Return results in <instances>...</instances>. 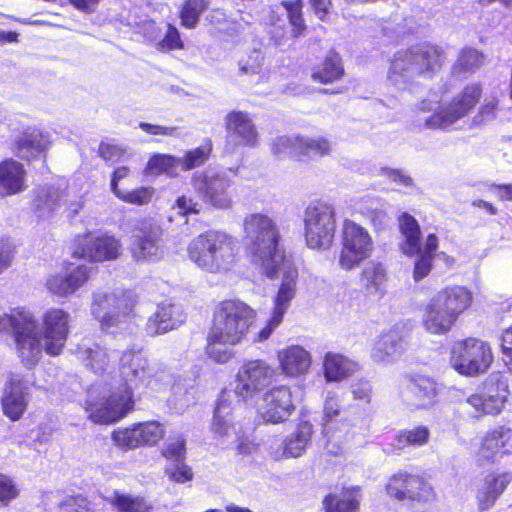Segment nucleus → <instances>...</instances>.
Returning a JSON list of instances; mask_svg holds the SVG:
<instances>
[{
  "label": "nucleus",
  "mask_w": 512,
  "mask_h": 512,
  "mask_svg": "<svg viewBox=\"0 0 512 512\" xmlns=\"http://www.w3.org/2000/svg\"><path fill=\"white\" fill-rule=\"evenodd\" d=\"M244 237L252 262L270 279L280 276L273 309L266 325L254 341H265L283 322L296 296L298 270L280 247V232L276 222L266 214L251 213L243 221Z\"/></svg>",
  "instance_id": "nucleus-1"
},
{
  "label": "nucleus",
  "mask_w": 512,
  "mask_h": 512,
  "mask_svg": "<svg viewBox=\"0 0 512 512\" xmlns=\"http://www.w3.org/2000/svg\"><path fill=\"white\" fill-rule=\"evenodd\" d=\"M71 314L62 308L45 310L40 319L26 308H15L0 315V334L11 335L21 363L32 369L42 359L43 351L59 356L70 334Z\"/></svg>",
  "instance_id": "nucleus-2"
},
{
  "label": "nucleus",
  "mask_w": 512,
  "mask_h": 512,
  "mask_svg": "<svg viewBox=\"0 0 512 512\" xmlns=\"http://www.w3.org/2000/svg\"><path fill=\"white\" fill-rule=\"evenodd\" d=\"M120 373L125 384L101 400L94 399L95 387L88 391L85 410L96 424H112L124 418L134 406L132 389L141 385L162 390L171 384V375L157 371L141 351H124L120 357Z\"/></svg>",
  "instance_id": "nucleus-3"
},
{
  "label": "nucleus",
  "mask_w": 512,
  "mask_h": 512,
  "mask_svg": "<svg viewBox=\"0 0 512 512\" xmlns=\"http://www.w3.org/2000/svg\"><path fill=\"white\" fill-rule=\"evenodd\" d=\"M136 300L131 292L115 290L93 294L91 312L101 328L119 341L131 342L138 332Z\"/></svg>",
  "instance_id": "nucleus-4"
},
{
  "label": "nucleus",
  "mask_w": 512,
  "mask_h": 512,
  "mask_svg": "<svg viewBox=\"0 0 512 512\" xmlns=\"http://www.w3.org/2000/svg\"><path fill=\"white\" fill-rule=\"evenodd\" d=\"M237 242L230 235L210 230L195 237L188 245L189 259L210 273H224L236 261Z\"/></svg>",
  "instance_id": "nucleus-5"
},
{
  "label": "nucleus",
  "mask_w": 512,
  "mask_h": 512,
  "mask_svg": "<svg viewBox=\"0 0 512 512\" xmlns=\"http://www.w3.org/2000/svg\"><path fill=\"white\" fill-rule=\"evenodd\" d=\"M442 51L432 45H418L397 51L390 63L387 79L405 89L420 76L429 77L441 65Z\"/></svg>",
  "instance_id": "nucleus-6"
},
{
  "label": "nucleus",
  "mask_w": 512,
  "mask_h": 512,
  "mask_svg": "<svg viewBox=\"0 0 512 512\" xmlns=\"http://www.w3.org/2000/svg\"><path fill=\"white\" fill-rule=\"evenodd\" d=\"M256 312L240 300H225L214 310L209 333L213 339L230 344L242 342L254 322Z\"/></svg>",
  "instance_id": "nucleus-7"
},
{
  "label": "nucleus",
  "mask_w": 512,
  "mask_h": 512,
  "mask_svg": "<svg viewBox=\"0 0 512 512\" xmlns=\"http://www.w3.org/2000/svg\"><path fill=\"white\" fill-rule=\"evenodd\" d=\"M481 95V88L477 84L469 85L454 97L450 102H441L436 107L423 101L418 109L421 112H432L431 115L421 117L423 127L430 130L450 131L462 118L466 117L475 107Z\"/></svg>",
  "instance_id": "nucleus-8"
},
{
  "label": "nucleus",
  "mask_w": 512,
  "mask_h": 512,
  "mask_svg": "<svg viewBox=\"0 0 512 512\" xmlns=\"http://www.w3.org/2000/svg\"><path fill=\"white\" fill-rule=\"evenodd\" d=\"M323 433L325 449L334 456L343 454L357 433L355 419L346 416L338 396L332 393L327 395L324 403Z\"/></svg>",
  "instance_id": "nucleus-9"
},
{
  "label": "nucleus",
  "mask_w": 512,
  "mask_h": 512,
  "mask_svg": "<svg viewBox=\"0 0 512 512\" xmlns=\"http://www.w3.org/2000/svg\"><path fill=\"white\" fill-rule=\"evenodd\" d=\"M493 359L490 345L476 338L457 341L451 348V367L463 376L475 377L486 373Z\"/></svg>",
  "instance_id": "nucleus-10"
},
{
  "label": "nucleus",
  "mask_w": 512,
  "mask_h": 512,
  "mask_svg": "<svg viewBox=\"0 0 512 512\" xmlns=\"http://www.w3.org/2000/svg\"><path fill=\"white\" fill-rule=\"evenodd\" d=\"M336 231L335 211L322 202L311 203L304 212V236L310 249L328 250Z\"/></svg>",
  "instance_id": "nucleus-11"
},
{
  "label": "nucleus",
  "mask_w": 512,
  "mask_h": 512,
  "mask_svg": "<svg viewBox=\"0 0 512 512\" xmlns=\"http://www.w3.org/2000/svg\"><path fill=\"white\" fill-rule=\"evenodd\" d=\"M191 185L203 203L221 210L230 209L233 205L229 192L231 179L226 172L208 167L193 173Z\"/></svg>",
  "instance_id": "nucleus-12"
},
{
  "label": "nucleus",
  "mask_w": 512,
  "mask_h": 512,
  "mask_svg": "<svg viewBox=\"0 0 512 512\" xmlns=\"http://www.w3.org/2000/svg\"><path fill=\"white\" fill-rule=\"evenodd\" d=\"M341 245L338 264L346 271L358 267L374 250V242L368 230L350 219L342 223Z\"/></svg>",
  "instance_id": "nucleus-13"
},
{
  "label": "nucleus",
  "mask_w": 512,
  "mask_h": 512,
  "mask_svg": "<svg viewBox=\"0 0 512 512\" xmlns=\"http://www.w3.org/2000/svg\"><path fill=\"white\" fill-rule=\"evenodd\" d=\"M230 393L223 392L216 404L212 432L218 444L224 448L235 445L240 454L251 452L252 443L244 435L241 427L233 422Z\"/></svg>",
  "instance_id": "nucleus-14"
},
{
  "label": "nucleus",
  "mask_w": 512,
  "mask_h": 512,
  "mask_svg": "<svg viewBox=\"0 0 512 512\" xmlns=\"http://www.w3.org/2000/svg\"><path fill=\"white\" fill-rule=\"evenodd\" d=\"M387 494L398 501L426 504L435 498L433 487L417 474L398 471L386 483Z\"/></svg>",
  "instance_id": "nucleus-15"
},
{
  "label": "nucleus",
  "mask_w": 512,
  "mask_h": 512,
  "mask_svg": "<svg viewBox=\"0 0 512 512\" xmlns=\"http://www.w3.org/2000/svg\"><path fill=\"white\" fill-rule=\"evenodd\" d=\"M275 369L264 360L244 363L238 370L234 392L243 401L253 400L275 377Z\"/></svg>",
  "instance_id": "nucleus-16"
},
{
  "label": "nucleus",
  "mask_w": 512,
  "mask_h": 512,
  "mask_svg": "<svg viewBox=\"0 0 512 512\" xmlns=\"http://www.w3.org/2000/svg\"><path fill=\"white\" fill-rule=\"evenodd\" d=\"M161 226L151 218L138 220L133 228L131 253L136 261H146L160 256Z\"/></svg>",
  "instance_id": "nucleus-17"
},
{
  "label": "nucleus",
  "mask_w": 512,
  "mask_h": 512,
  "mask_svg": "<svg viewBox=\"0 0 512 512\" xmlns=\"http://www.w3.org/2000/svg\"><path fill=\"white\" fill-rule=\"evenodd\" d=\"M507 394L504 383L488 379L484 382L482 388L467 397L463 404L472 409L470 414L473 417L479 418L486 414L495 415L503 409Z\"/></svg>",
  "instance_id": "nucleus-18"
},
{
  "label": "nucleus",
  "mask_w": 512,
  "mask_h": 512,
  "mask_svg": "<svg viewBox=\"0 0 512 512\" xmlns=\"http://www.w3.org/2000/svg\"><path fill=\"white\" fill-rule=\"evenodd\" d=\"M294 410L292 392L287 385H279L267 390L262 395L258 406V412L262 419L273 424L286 421Z\"/></svg>",
  "instance_id": "nucleus-19"
},
{
  "label": "nucleus",
  "mask_w": 512,
  "mask_h": 512,
  "mask_svg": "<svg viewBox=\"0 0 512 512\" xmlns=\"http://www.w3.org/2000/svg\"><path fill=\"white\" fill-rule=\"evenodd\" d=\"M34 385V375L31 372L12 373L5 389L1 403L4 414L12 421L19 420L24 414L28 400L27 394Z\"/></svg>",
  "instance_id": "nucleus-20"
},
{
  "label": "nucleus",
  "mask_w": 512,
  "mask_h": 512,
  "mask_svg": "<svg viewBox=\"0 0 512 512\" xmlns=\"http://www.w3.org/2000/svg\"><path fill=\"white\" fill-rule=\"evenodd\" d=\"M121 242L115 236L89 234L83 238L74 254L94 262L111 261L121 254Z\"/></svg>",
  "instance_id": "nucleus-21"
},
{
  "label": "nucleus",
  "mask_w": 512,
  "mask_h": 512,
  "mask_svg": "<svg viewBox=\"0 0 512 512\" xmlns=\"http://www.w3.org/2000/svg\"><path fill=\"white\" fill-rule=\"evenodd\" d=\"M227 145L253 148L258 143V132L248 113L232 111L225 117Z\"/></svg>",
  "instance_id": "nucleus-22"
},
{
  "label": "nucleus",
  "mask_w": 512,
  "mask_h": 512,
  "mask_svg": "<svg viewBox=\"0 0 512 512\" xmlns=\"http://www.w3.org/2000/svg\"><path fill=\"white\" fill-rule=\"evenodd\" d=\"M512 453V430L498 427L487 432L481 439L477 451V461L495 463Z\"/></svg>",
  "instance_id": "nucleus-23"
},
{
  "label": "nucleus",
  "mask_w": 512,
  "mask_h": 512,
  "mask_svg": "<svg viewBox=\"0 0 512 512\" xmlns=\"http://www.w3.org/2000/svg\"><path fill=\"white\" fill-rule=\"evenodd\" d=\"M511 482V472H491L486 474L475 490L478 510L483 512L492 508Z\"/></svg>",
  "instance_id": "nucleus-24"
},
{
  "label": "nucleus",
  "mask_w": 512,
  "mask_h": 512,
  "mask_svg": "<svg viewBox=\"0 0 512 512\" xmlns=\"http://www.w3.org/2000/svg\"><path fill=\"white\" fill-rule=\"evenodd\" d=\"M312 433V425L306 421L301 422L295 432L289 435L282 443L270 444L269 455L274 460L302 456L310 444Z\"/></svg>",
  "instance_id": "nucleus-25"
},
{
  "label": "nucleus",
  "mask_w": 512,
  "mask_h": 512,
  "mask_svg": "<svg viewBox=\"0 0 512 512\" xmlns=\"http://www.w3.org/2000/svg\"><path fill=\"white\" fill-rule=\"evenodd\" d=\"M182 308L171 302H162L157 305L154 313L145 324L148 336L155 337L177 329L184 322Z\"/></svg>",
  "instance_id": "nucleus-26"
},
{
  "label": "nucleus",
  "mask_w": 512,
  "mask_h": 512,
  "mask_svg": "<svg viewBox=\"0 0 512 512\" xmlns=\"http://www.w3.org/2000/svg\"><path fill=\"white\" fill-rule=\"evenodd\" d=\"M92 270V266L79 265L68 273L50 275L46 281L47 289L57 297H68L88 281Z\"/></svg>",
  "instance_id": "nucleus-27"
},
{
  "label": "nucleus",
  "mask_w": 512,
  "mask_h": 512,
  "mask_svg": "<svg viewBox=\"0 0 512 512\" xmlns=\"http://www.w3.org/2000/svg\"><path fill=\"white\" fill-rule=\"evenodd\" d=\"M279 369L289 378L305 375L312 363L309 351L300 345H289L277 352Z\"/></svg>",
  "instance_id": "nucleus-28"
},
{
  "label": "nucleus",
  "mask_w": 512,
  "mask_h": 512,
  "mask_svg": "<svg viewBox=\"0 0 512 512\" xmlns=\"http://www.w3.org/2000/svg\"><path fill=\"white\" fill-rule=\"evenodd\" d=\"M50 144L47 135L39 129L27 128L14 141V152L23 160L31 161L41 157Z\"/></svg>",
  "instance_id": "nucleus-29"
},
{
  "label": "nucleus",
  "mask_w": 512,
  "mask_h": 512,
  "mask_svg": "<svg viewBox=\"0 0 512 512\" xmlns=\"http://www.w3.org/2000/svg\"><path fill=\"white\" fill-rule=\"evenodd\" d=\"M432 299L456 320L470 306L471 292L463 286H452L440 290Z\"/></svg>",
  "instance_id": "nucleus-30"
},
{
  "label": "nucleus",
  "mask_w": 512,
  "mask_h": 512,
  "mask_svg": "<svg viewBox=\"0 0 512 512\" xmlns=\"http://www.w3.org/2000/svg\"><path fill=\"white\" fill-rule=\"evenodd\" d=\"M442 385L427 376H416L411 379L409 391L413 395L411 405L417 409H427L438 402Z\"/></svg>",
  "instance_id": "nucleus-31"
},
{
  "label": "nucleus",
  "mask_w": 512,
  "mask_h": 512,
  "mask_svg": "<svg viewBox=\"0 0 512 512\" xmlns=\"http://www.w3.org/2000/svg\"><path fill=\"white\" fill-rule=\"evenodd\" d=\"M457 320L445 311L432 298L425 307L422 316L424 329L433 335H445L455 325Z\"/></svg>",
  "instance_id": "nucleus-32"
},
{
  "label": "nucleus",
  "mask_w": 512,
  "mask_h": 512,
  "mask_svg": "<svg viewBox=\"0 0 512 512\" xmlns=\"http://www.w3.org/2000/svg\"><path fill=\"white\" fill-rule=\"evenodd\" d=\"M403 341L397 329L381 333L372 349L371 356L377 363L393 361L403 351Z\"/></svg>",
  "instance_id": "nucleus-33"
},
{
  "label": "nucleus",
  "mask_w": 512,
  "mask_h": 512,
  "mask_svg": "<svg viewBox=\"0 0 512 512\" xmlns=\"http://www.w3.org/2000/svg\"><path fill=\"white\" fill-rule=\"evenodd\" d=\"M64 191L55 187H40L35 191L32 211L39 219H48L61 206Z\"/></svg>",
  "instance_id": "nucleus-34"
},
{
  "label": "nucleus",
  "mask_w": 512,
  "mask_h": 512,
  "mask_svg": "<svg viewBox=\"0 0 512 512\" xmlns=\"http://www.w3.org/2000/svg\"><path fill=\"white\" fill-rule=\"evenodd\" d=\"M25 174L23 165L15 160L0 163V193L12 195L24 191Z\"/></svg>",
  "instance_id": "nucleus-35"
},
{
  "label": "nucleus",
  "mask_w": 512,
  "mask_h": 512,
  "mask_svg": "<svg viewBox=\"0 0 512 512\" xmlns=\"http://www.w3.org/2000/svg\"><path fill=\"white\" fill-rule=\"evenodd\" d=\"M75 354L79 361L96 374L104 372L111 360L106 349L95 343L79 344L75 350Z\"/></svg>",
  "instance_id": "nucleus-36"
},
{
  "label": "nucleus",
  "mask_w": 512,
  "mask_h": 512,
  "mask_svg": "<svg viewBox=\"0 0 512 512\" xmlns=\"http://www.w3.org/2000/svg\"><path fill=\"white\" fill-rule=\"evenodd\" d=\"M358 365L347 357L328 352L323 361L324 376L328 382H338L352 375Z\"/></svg>",
  "instance_id": "nucleus-37"
},
{
  "label": "nucleus",
  "mask_w": 512,
  "mask_h": 512,
  "mask_svg": "<svg viewBox=\"0 0 512 512\" xmlns=\"http://www.w3.org/2000/svg\"><path fill=\"white\" fill-rule=\"evenodd\" d=\"M399 228L404 237V241L401 244V250L405 255L412 257L420 251V226L412 215L402 213L399 217Z\"/></svg>",
  "instance_id": "nucleus-38"
},
{
  "label": "nucleus",
  "mask_w": 512,
  "mask_h": 512,
  "mask_svg": "<svg viewBox=\"0 0 512 512\" xmlns=\"http://www.w3.org/2000/svg\"><path fill=\"white\" fill-rule=\"evenodd\" d=\"M106 500L116 512H151L153 505L142 496H134L114 491Z\"/></svg>",
  "instance_id": "nucleus-39"
},
{
  "label": "nucleus",
  "mask_w": 512,
  "mask_h": 512,
  "mask_svg": "<svg viewBox=\"0 0 512 512\" xmlns=\"http://www.w3.org/2000/svg\"><path fill=\"white\" fill-rule=\"evenodd\" d=\"M343 73L340 56L336 52L330 51L323 63L313 70L312 78L316 82L328 84L340 79Z\"/></svg>",
  "instance_id": "nucleus-40"
},
{
  "label": "nucleus",
  "mask_w": 512,
  "mask_h": 512,
  "mask_svg": "<svg viewBox=\"0 0 512 512\" xmlns=\"http://www.w3.org/2000/svg\"><path fill=\"white\" fill-rule=\"evenodd\" d=\"M179 159L170 154L157 153L150 157L145 167L144 173L147 176H158L165 174L169 177L178 175Z\"/></svg>",
  "instance_id": "nucleus-41"
},
{
  "label": "nucleus",
  "mask_w": 512,
  "mask_h": 512,
  "mask_svg": "<svg viewBox=\"0 0 512 512\" xmlns=\"http://www.w3.org/2000/svg\"><path fill=\"white\" fill-rule=\"evenodd\" d=\"M331 143L324 137H308L299 135L298 157L299 158H318L329 155L331 152Z\"/></svg>",
  "instance_id": "nucleus-42"
},
{
  "label": "nucleus",
  "mask_w": 512,
  "mask_h": 512,
  "mask_svg": "<svg viewBox=\"0 0 512 512\" xmlns=\"http://www.w3.org/2000/svg\"><path fill=\"white\" fill-rule=\"evenodd\" d=\"M212 149V141L205 139L199 147L187 150L182 157H178L179 167L182 171H190L204 165L209 160Z\"/></svg>",
  "instance_id": "nucleus-43"
},
{
  "label": "nucleus",
  "mask_w": 512,
  "mask_h": 512,
  "mask_svg": "<svg viewBox=\"0 0 512 512\" xmlns=\"http://www.w3.org/2000/svg\"><path fill=\"white\" fill-rule=\"evenodd\" d=\"M361 283L369 292H378L386 281V270L382 263L369 261L363 267Z\"/></svg>",
  "instance_id": "nucleus-44"
},
{
  "label": "nucleus",
  "mask_w": 512,
  "mask_h": 512,
  "mask_svg": "<svg viewBox=\"0 0 512 512\" xmlns=\"http://www.w3.org/2000/svg\"><path fill=\"white\" fill-rule=\"evenodd\" d=\"M484 55L476 49L464 48L453 66L455 74L473 73L484 63Z\"/></svg>",
  "instance_id": "nucleus-45"
},
{
  "label": "nucleus",
  "mask_w": 512,
  "mask_h": 512,
  "mask_svg": "<svg viewBox=\"0 0 512 512\" xmlns=\"http://www.w3.org/2000/svg\"><path fill=\"white\" fill-rule=\"evenodd\" d=\"M326 512H358L359 501L353 493L328 495L323 501Z\"/></svg>",
  "instance_id": "nucleus-46"
},
{
  "label": "nucleus",
  "mask_w": 512,
  "mask_h": 512,
  "mask_svg": "<svg viewBox=\"0 0 512 512\" xmlns=\"http://www.w3.org/2000/svg\"><path fill=\"white\" fill-rule=\"evenodd\" d=\"M429 437L430 432L426 426H416L402 430L397 435L396 441L399 448L420 447L428 443Z\"/></svg>",
  "instance_id": "nucleus-47"
},
{
  "label": "nucleus",
  "mask_w": 512,
  "mask_h": 512,
  "mask_svg": "<svg viewBox=\"0 0 512 512\" xmlns=\"http://www.w3.org/2000/svg\"><path fill=\"white\" fill-rule=\"evenodd\" d=\"M265 63V55L260 49H251L247 51L238 60V69L240 75H256L262 71Z\"/></svg>",
  "instance_id": "nucleus-48"
},
{
  "label": "nucleus",
  "mask_w": 512,
  "mask_h": 512,
  "mask_svg": "<svg viewBox=\"0 0 512 512\" xmlns=\"http://www.w3.org/2000/svg\"><path fill=\"white\" fill-rule=\"evenodd\" d=\"M299 135L278 136L271 143V152L277 159L298 157Z\"/></svg>",
  "instance_id": "nucleus-49"
},
{
  "label": "nucleus",
  "mask_w": 512,
  "mask_h": 512,
  "mask_svg": "<svg viewBox=\"0 0 512 512\" xmlns=\"http://www.w3.org/2000/svg\"><path fill=\"white\" fill-rule=\"evenodd\" d=\"M236 344H230L221 340H215L212 334L208 333L206 353L210 359L216 363H226L233 355L232 347Z\"/></svg>",
  "instance_id": "nucleus-50"
},
{
  "label": "nucleus",
  "mask_w": 512,
  "mask_h": 512,
  "mask_svg": "<svg viewBox=\"0 0 512 512\" xmlns=\"http://www.w3.org/2000/svg\"><path fill=\"white\" fill-rule=\"evenodd\" d=\"M206 8L207 3L204 0H186L180 12L182 25L189 29L195 28Z\"/></svg>",
  "instance_id": "nucleus-51"
},
{
  "label": "nucleus",
  "mask_w": 512,
  "mask_h": 512,
  "mask_svg": "<svg viewBox=\"0 0 512 512\" xmlns=\"http://www.w3.org/2000/svg\"><path fill=\"white\" fill-rule=\"evenodd\" d=\"M137 424L131 428L115 430L112 433L114 444L121 449H134L141 446Z\"/></svg>",
  "instance_id": "nucleus-52"
},
{
  "label": "nucleus",
  "mask_w": 512,
  "mask_h": 512,
  "mask_svg": "<svg viewBox=\"0 0 512 512\" xmlns=\"http://www.w3.org/2000/svg\"><path fill=\"white\" fill-rule=\"evenodd\" d=\"M140 433V443L142 445H154L164 436L163 425L157 421H148L137 424Z\"/></svg>",
  "instance_id": "nucleus-53"
},
{
  "label": "nucleus",
  "mask_w": 512,
  "mask_h": 512,
  "mask_svg": "<svg viewBox=\"0 0 512 512\" xmlns=\"http://www.w3.org/2000/svg\"><path fill=\"white\" fill-rule=\"evenodd\" d=\"M154 188L152 187H139L130 191L123 190L116 197L123 202L133 205H146L154 196Z\"/></svg>",
  "instance_id": "nucleus-54"
},
{
  "label": "nucleus",
  "mask_w": 512,
  "mask_h": 512,
  "mask_svg": "<svg viewBox=\"0 0 512 512\" xmlns=\"http://www.w3.org/2000/svg\"><path fill=\"white\" fill-rule=\"evenodd\" d=\"M19 496V489L15 480L0 473V507H6Z\"/></svg>",
  "instance_id": "nucleus-55"
},
{
  "label": "nucleus",
  "mask_w": 512,
  "mask_h": 512,
  "mask_svg": "<svg viewBox=\"0 0 512 512\" xmlns=\"http://www.w3.org/2000/svg\"><path fill=\"white\" fill-rule=\"evenodd\" d=\"M418 251L416 256L413 269V279L416 282L421 281L429 275L433 267L434 256H429Z\"/></svg>",
  "instance_id": "nucleus-56"
},
{
  "label": "nucleus",
  "mask_w": 512,
  "mask_h": 512,
  "mask_svg": "<svg viewBox=\"0 0 512 512\" xmlns=\"http://www.w3.org/2000/svg\"><path fill=\"white\" fill-rule=\"evenodd\" d=\"M59 508L60 512H93L90 502L81 495L66 497Z\"/></svg>",
  "instance_id": "nucleus-57"
},
{
  "label": "nucleus",
  "mask_w": 512,
  "mask_h": 512,
  "mask_svg": "<svg viewBox=\"0 0 512 512\" xmlns=\"http://www.w3.org/2000/svg\"><path fill=\"white\" fill-rule=\"evenodd\" d=\"M185 451V440L179 436L166 442L162 454L167 459L179 462L184 458Z\"/></svg>",
  "instance_id": "nucleus-58"
},
{
  "label": "nucleus",
  "mask_w": 512,
  "mask_h": 512,
  "mask_svg": "<svg viewBox=\"0 0 512 512\" xmlns=\"http://www.w3.org/2000/svg\"><path fill=\"white\" fill-rule=\"evenodd\" d=\"M157 48L161 51H170L183 48V42L176 27L167 25L165 37L158 42Z\"/></svg>",
  "instance_id": "nucleus-59"
},
{
  "label": "nucleus",
  "mask_w": 512,
  "mask_h": 512,
  "mask_svg": "<svg viewBox=\"0 0 512 512\" xmlns=\"http://www.w3.org/2000/svg\"><path fill=\"white\" fill-rule=\"evenodd\" d=\"M287 12V17L291 26L293 27L294 36H298L304 30L305 25L301 15V8L298 3L285 2L283 3Z\"/></svg>",
  "instance_id": "nucleus-60"
},
{
  "label": "nucleus",
  "mask_w": 512,
  "mask_h": 512,
  "mask_svg": "<svg viewBox=\"0 0 512 512\" xmlns=\"http://www.w3.org/2000/svg\"><path fill=\"white\" fill-rule=\"evenodd\" d=\"M169 478L178 483H185L192 479L191 469L182 463V460L176 462L173 466L166 469Z\"/></svg>",
  "instance_id": "nucleus-61"
},
{
  "label": "nucleus",
  "mask_w": 512,
  "mask_h": 512,
  "mask_svg": "<svg viewBox=\"0 0 512 512\" xmlns=\"http://www.w3.org/2000/svg\"><path fill=\"white\" fill-rule=\"evenodd\" d=\"M125 150L115 144L101 143L99 146V155L105 161L117 162L124 155Z\"/></svg>",
  "instance_id": "nucleus-62"
},
{
  "label": "nucleus",
  "mask_w": 512,
  "mask_h": 512,
  "mask_svg": "<svg viewBox=\"0 0 512 512\" xmlns=\"http://www.w3.org/2000/svg\"><path fill=\"white\" fill-rule=\"evenodd\" d=\"M501 347L503 361L510 371H512V325L505 329L501 335Z\"/></svg>",
  "instance_id": "nucleus-63"
},
{
  "label": "nucleus",
  "mask_w": 512,
  "mask_h": 512,
  "mask_svg": "<svg viewBox=\"0 0 512 512\" xmlns=\"http://www.w3.org/2000/svg\"><path fill=\"white\" fill-rule=\"evenodd\" d=\"M381 175L387 177L396 184L405 187L413 186V179L402 170L385 167L381 169Z\"/></svg>",
  "instance_id": "nucleus-64"
}]
</instances>
